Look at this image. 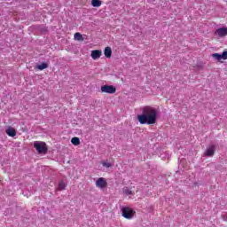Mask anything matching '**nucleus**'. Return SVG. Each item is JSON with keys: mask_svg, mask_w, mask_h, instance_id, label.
Returning <instances> with one entry per match:
<instances>
[{"mask_svg": "<svg viewBox=\"0 0 227 227\" xmlns=\"http://www.w3.org/2000/svg\"><path fill=\"white\" fill-rule=\"evenodd\" d=\"M91 5L94 8H100V6H102V2L100 0H91Z\"/></svg>", "mask_w": 227, "mask_h": 227, "instance_id": "12", "label": "nucleus"}, {"mask_svg": "<svg viewBox=\"0 0 227 227\" xmlns=\"http://www.w3.org/2000/svg\"><path fill=\"white\" fill-rule=\"evenodd\" d=\"M74 40H78V42H83L84 37H82V35H81V33L77 32L74 34Z\"/></svg>", "mask_w": 227, "mask_h": 227, "instance_id": "15", "label": "nucleus"}, {"mask_svg": "<svg viewBox=\"0 0 227 227\" xmlns=\"http://www.w3.org/2000/svg\"><path fill=\"white\" fill-rule=\"evenodd\" d=\"M122 192L123 194H125L126 196H134V192L132 190H130V188L125 186L122 189Z\"/></svg>", "mask_w": 227, "mask_h": 227, "instance_id": "11", "label": "nucleus"}, {"mask_svg": "<svg viewBox=\"0 0 227 227\" xmlns=\"http://www.w3.org/2000/svg\"><path fill=\"white\" fill-rule=\"evenodd\" d=\"M104 54H105V58H111V56H113V50L111 49V47L107 46L105 48L104 51Z\"/></svg>", "mask_w": 227, "mask_h": 227, "instance_id": "10", "label": "nucleus"}, {"mask_svg": "<svg viewBox=\"0 0 227 227\" xmlns=\"http://www.w3.org/2000/svg\"><path fill=\"white\" fill-rule=\"evenodd\" d=\"M101 93H108L109 95H113L116 93V87L113 85H103L101 86Z\"/></svg>", "mask_w": 227, "mask_h": 227, "instance_id": "4", "label": "nucleus"}, {"mask_svg": "<svg viewBox=\"0 0 227 227\" xmlns=\"http://www.w3.org/2000/svg\"><path fill=\"white\" fill-rule=\"evenodd\" d=\"M215 35H216V36H219L220 38L227 36V27H221L216 29L215 31Z\"/></svg>", "mask_w": 227, "mask_h": 227, "instance_id": "6", "label": "nucleus"}, {"mask_svg": "<svg viewBox=\"0 0 227 227\" xmlns=\"http://www.w3.org/2000/svg\"><path fill=\"white\" fill-rule=\"evenodd\" d=\"M5 132L7 136H9L10 137H15V136H17V130H15V129L12 127H8Z\"/></svg>", "mask_w": 227, "mask_h": 227, "instance_id": "9", "label": "nucleus"}, {"mask_svg": "<svg viewBox=\"0 0 227 227\" xmlns=\"http://www.w3.org/2000/svg\"><path fill=\"white\" fill-rule=\"evenodd\" d=\"M212 58H214L217 61H221V59H223L222 54H219V53L212 54Z\"/></svg>", "mask_w": 227, "mask_h": 227, "instance_id": "17", "label": "nucleus"}, {"mask_svg": "<svg viewBox=\"0 0 227 227\" xmlns=\"http://www.w3.org/2000/svg\"><path fill=\"white\" fill-rule=\"evenodd\" d=\"M67 189V184H65V181H60L59 183V186L57 188V191H65Z\"/></svg>", "mask_w": 227, "mask_h": 227, "instance_id": "13", "label": "nucleus"}, {"mask_svg": "<svg viewBox=\"0 0 227 227\" xmlns=\"http://www.w3.org/2000/svg\"><path fill=\"white\" fill-rule=\"evenodd\" d=\"M121 212L122 217H124V219H132L134 215H136V212L134 211V209H132V207H122Z\"/></svg>", "mask_w": 227, "mask_h": 227, "instance_id": "3", "label": "nucleus"}, {"mask_svg": "<svg viewBox=\"0 0 227 227\" xmlns=\"http://www.w3.org/2000/svg\"><path fill=\"white\" fill-rule=\"evenodd\" d=\"M37 70H45V68H49L47 63H42L36 67Z\"/></svg>", "mask_w": 227, "mask_h": 227, "instance_id": "16", "label": "nucleus"}, {"mask_svg": "<svg viewBox=\"0 0 227 227\" xmlns=\"http://www.w3.org/2000/svg\"><path fill=\"white\" fill-rule=\"evenodd\" d=\"M71 143L72 145H74V146H79V145H81V140L79 139V137H74L71 139Z\"/></svg>", "mask_w": 227, "mask_h": 227, "instance_id": "14", "label": "nucleus"}, {"mask_svg": "<svg viewBox=\"0 0 227 227\" xmlns=\"http://www.w3.org/2000/svg\"><path fill=\"white\" fill-rule=\"evenodd\" d=\"M102 166H104V168H111L113 165L109 162L103 161Z\"/></svg>", "mask_w": 227, "mask_h": 227, "instance_id": "18", "label": "nucleus"}, {"mask_svg": "<svg viewBox=\"0 0 227 227\" xmlns=\"http://www.w3.org/2000/svg\"><path fill=\"white\" fill-rule=\"evenodd\" d=\"M96 187H99L100 189H104L107 187V181L104 177H99L96 181Z\"/></svg>", "mask_w": 227, "mask_h": 227, "instance_id": "5", "label": "nucleus"}, {"mask_svg": "<svg viewBox=\"0 0 227 227\" xmlns=\"http://www.w3.org/2000/svg\"><path fill=\"white\" fill-rule=\"evenodd\" d=\"M34 148H35L36 152H38L39 153H47V152L49 151V148L47 147V144H45V142L43 141H35L34 142Z\"/></svg>", "mask_w": 227, "mask_h": 227, "instance_id": "2", "label": "nucleus"}, {"mask_svg": "<svg viewBox=\"0 0 227 227\" xmlns=\"http://www.w3.org/2000/svg\"><path fill=\"white\" fill-rule=\"evenodd\" d=\"M157 114H159L157 108L145 106L142 108V114H138L137 119L141 125H155L157 123Z\"/></svg>", "mask_w": 227, "mask_h": 227, "instance_id": "1", "label": "nucleus"}, {"mask_svg": "<svg viewBox=\"0 0 227 227\" xmlns=\"http://www.w3.org/2000/svg\"><path fill=\"white\" fill-rule=\"evenodd\" d=\"M222 59H227V51H223L222 54Z\"/></svg>", "mask_w": 227, "mask_h": 227, "instance_id": "19", "label": "nucleus"}, {"mask_svg": "<svg viewBox=\"0 0 227 227\" xmlns=\"http://www.w3.org/2000/svg\"><path fill=\"white\" fill-rule=\"evenodd\" d=\"M223 217L227 222V213H225Z\"/></svg>", "mask_w": 227, "mask_h": 227, "instance_id": "20", "label": "nucleus"}, {"mask_svg": "<svg viewBox=\"0 0 227 227\" xmlns=\"http://www.w3.org/2000/svg\"><path fill=\"white\" fill-rule=\"evenodd\" d=\"M214 153H215V145H210L205 152L207 157H214Z\"/></svg>", "mask_w": 227, "mask_h": 227, "instance_id": "7", "label": "nucleus"}, {"mask_svg": "<svg viewBox=\"0 0 227 227\" xmlns=\"http://www.w3.org/2000/svg\"><path fill=\"white\" fill-rule=\"evenodd\" d=\"M92 59H99L102 56V51L100 50H93L90 54Z\"/></svg>", "mask_w": 227, "mask_h": 227, "instance_id": "8", "label": "nucleus"}]
</instances>
